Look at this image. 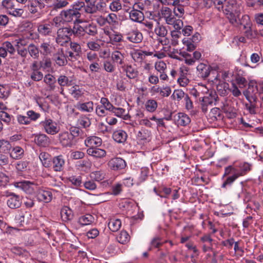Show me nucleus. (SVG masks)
I'll use <instances>...</instances> for the list:
<instances>
[{
    "label": "nucleus",
    "instance_id": "23",
    "mask_svg": "<svg viewBox=\"0 0 263 263\" xmlns=\"http://www.w3.org/2000/svg\"><path fill=\"white\" fill-rule=\"evenodd\" d=\"M129 18L133 22L141 23L144 19V13L141 10L132 9L129 13Z\"/></svg>",
    "mask_w": 263,
    "mask_h": 263
},
{
    "label": "nucleus",
    "instance_id": "12",
    "mask_svg": "<svg viewBox=\"0 0 263 263\" xmlns=\"http://www.w3.org/2000/svg\"><path fill=\"white\" fill-rule=\"evenodd\" d=\"M240 25L243 26L244 29L246 30L245 33L246 36L248 38L253 37V33L251 29L252 24L250 21L249 15H243L240 21Z\"/></svg>",
    "mask_w": 263,
    "mask_h": 263
},
{
    "label": "nucleus",
    "instance_id": "39",
    "mask_svg": "<svg viewBox=\"0 0 263 263\" xmlns=\"http://www.w3.org/2000/svg\"><path fill=\"white\" fill-rule=\"evenodd\" d=\"M248 101H249V103H246L245 104L246 109L248 110L251 114H256L257 100H249Z\"/></svg>",
    "mask_w": 263,
    "mask_h": 263
},
{
    "label": "nucleus",
    "instance_id": "40",
    "mask_svg": "<svg viewBox=\"0 0 263 263\" xmlns=\"http://www.w3.org/2000/svg\"><path fill=\"white\" fill-rule=\"evenodd\" d=\"M108 228L112 232H117L121 226V222L120 219H111L108 222Z\"/></svg>",
    "mask_w": 263,
    "mask_h": 263
},
{
    "label": "nucleus",
    "instance_id": "29",
    "mask_svg": "<svg viewBox=\"0 0 263 263\" xmlns=\"http://www.w3.org/2000/svg\"><path fill=\"white\" fill-rule=\"evenodd\" d=\"M177 122L178 125L186 126L190 123L191 119L187 115L182 112H179L177 114Z\"/></svg>",
    "mask_w": 263,
    "mask_h": 263
},
{
    "label": "nucleus",
    "instance_id": "28",
    "mask_svg": "<svg viewBox=\"0 0 263 263\" xmlns=\"http://www.w3.org/2000/svg\"><path fill=\"white\" fill-rule=\"evenodd\" d=\"M78 109L88 112H92L93 110V103L92 101L85 103L79 102L76 106Z\"/></svg>",
    "mask_w": 263,
    "mask_h": 263
},
{
    "label": "nucleus",
    "instance_id": "48",
    "mask_svg": "<svg viewBox=\"0 0 263 263\" xmlns=\"http://www.w3.org/2000/svg\"><path fill=\"white\" fill-rule=\"evenodd\" d=\"M117 15L115 13H110L106 17V21L109 25L115 26L118 23Z\"/></svg>",
    "mask_w": 263,
    "mask_h": 263
},
{
    "label": "nucleus",
    "instance_id": "19",
    "mask_svg": "<svg viewBox=\"0 0 263 263\" xmlns=\"http://www.w3.org/2000/svg\"><path fill=\"white\" fill-rule=\"evenodd\" d=\"M198 76L202 79L206 78L210 74L211 67L203 63H200L197 66Z\"/></svg>",
    "mask_w": 263,
    "mask_h": 263
},
{
    "label": "nucleus",
    "instance_id": "50",
    "mask_svg": "<svg viewBox=\"0 0 263 263\" xmlns=\"http://www.w3.org/2000/svg\"><path fill=\"white\" fill-rule=\"evenodd\" d=\"M104 174L101 171H95L90 174L91 178L97 181H100L104 179Z\"/></svg>",
    "mask_w": 263,
    "mask_h": 263
},
{
    "label": "nucleus",
    "instance_id": "61",
    "mask_svg": "<svg viewBox=\"0 0 263 263\" xmlns=\"http://www.w3.org/2000/svg\"><path fill=\"white\" fill-rule=\"evenodd\" d=\"M224 3L225 7L224 9H222L223 13L225 14H227L233 12L234 4L233 3H230V2H226V0H224Z\"/></svg>",
    "mask_w": 263,
    "mask_h": 263
},
{
    "label": "nucleus",
    "instance_id": "60",
    "mask_svg": "<svg viewBox=\"0 0 263 263\" xmlns=\"http://www.w3.org/2000/svg\"><path fill=\"white\" fill-rule=\"evenodd\" d=\"M227 17L229 19V22L231 24L234 25H240V21H237V16H235L233 13V12L226 14Z\"/></svg>",
    "mask_w": 263,
    "mask_h": 263
},
{
    "label": "nucleus",
    "instance_id": "21",
    "mask_svg": "<svg viewBox=\"0 0 263 263\" xmlns=\"http://www.w3.org/2000/svg\"><path fill=\"white\" fill-rule=\"evenodd\" d=\"M102 143V139L97 136L89 137L85 140V145L89 148L99 147Z\"/></svg>",
    "mask_w": 263,
    "mask_h": 263
},
{
    "label": "nucleus",
    "instance_id": "46",
    "mask_svg": "<svg viewBox=\"0 0 263 263\" xmlns=\"http://www.w3.org/2000/svg\"><path fill=\"white\" fill-rule=\"evenodd\" d=\"M157 107V103L154 100H148L145 104V108L148 111L154 112Z\"/></svg>",
    "mask_w": 263,
    "mask_h": 263
},
{
    "label": "nucleus",
    "instance_id": "32",
    "mask_svg": "<svg viewBox=\"0 0 263 263\" xmlns=\"http://www.w3.org/2000/svg\"><path fill=\"white\" fill-rule=\"evenodd\" d=\"M28 53L30 56L34 59H37L39 57V49L33 44H29L27 47Z\"/></svg>",
    "mask_w": 263,
    "mask_h": 263
},
{
    "label": "nucleus",
    "instance_id": "57",
    "mask_svg": "<svg viewBox=\"0 0 263 263\" xmlns=\"http://www.w3.org/2000/svg\"><path fill=\"white\" fill-rule=\"evenodd\" d=\"M163 242L161 241V238L159 237H154L151 242V247L149 249V250L152 249V247L154 248H159L163 245Z\"/></svg>",
    "mask_w": 263,
    "mask_h": 263
},
{
    "label": "nucleus",
    "instance_id": "33",
    "mask_svg": "<svg viewBox=\"0 0 263 263\" xmlns=\"http://www.w3.org/2000/svg\"><path fill=\"white\" fill-rule=\"evenodd\" d=\"M50 155L46 152H42L39 156V158L42 162L43 165L45 167H49L51 166L50 161Z\"/></svg>",
    "mask_w": 263,
    "mask_h": 263
},
{
    "label": "nucleus",
    "instance_id": "17",
    "mask_svg": "<svg viewBox=\"0 0 263 263\" xmlns=\"http://www.w3.org/2000/svg\"><path fill=\"white\" fill-rule=\"evenodd\" d=\"M34 140L37 145L43 147L48 146L50 143V139L43 134L35 135Z\"/></svg>",
    "mask_w": 263,
    "mask_h": 263
},
{
    "label": "nucleus",
    "instance_id": "52",
    "mask_svg": "<svg viewBox=\"0 0 263 263\" xmlns=\"http://www.w3.org/2000/svg\"><path fill=\"white\" fill-rule=\"evenodd\" d=\"M171 189L165 186H162L159 188V193L158 195L161 198H166L171 193Z\"/></svg>",
    "mask_w": 263,
    "mask_h": 263
},
{
    "label": "nucleus",
    "instance_id": "2",
    "mask_svg": "<svg viewBox=\"0 0 263 263\" xmlns=\"http://www.w3.org/2000/svg\"><path fill=\"white\" fill-rule=\"evenodd\" d=\"M71 36V28L69 27L60 28L57 31L56 42L61 45L64 43H67L70 41Z\"/></svg>",
    "mask_w": 263,
    "mask_h": 263
},
{
    "label": "nucleus",
    "instance_id": "49",
    "mask_svg": "<svg viewBox=\"0 0 263 263\" xmlns=\"http://www.w3.org/2000/svg\"><path fill=\"white\" fill-rule=\"evenodd\" d=\"M44 82L50 86L51 89H53L54 86V84L56 82V79L52 75L48 74L44 77Z\"/></svg>",
    "mask_w": 263,
    "mask_h": 263
},
{
    "label": "nucleus",
    "instance_id": "3",
    "mask_svg": "<svg viewBox=\"0 0 263 263\" xmlns=\"http://www.w3.org/2000/svg\"><path fill=\"white\" fill-rule=\"evenodd\" d=\"M14 184L15 187L21 189L29 194L34 193L38 188L37 183L34 181L24 180L15 182Z\"/></svg>",
    "mask_w": 263,
    "mask_h": 263
},
{
    "label": "nucleus",
    "instance_id": "55",
    "mask_svg": "<svg viewBox=\"0 0 263 263\" xmlns=\"http://www.w3.org/2000/svg\"><path fill=\"white\" fill-rule=\"evenodd\" d=\"M132 58L136 62H141L145 59L144 52L143 51H136L133 54Z\"/></svg>",
    "mask_w": 263,
    "mask_h": 263
},
{
    "label": "nucleus",
    "instance_id": "31",
    "mask_svg": "<svg viewBox=\"0 0 263 263\" xmlns=\"http://www.w3.org/2000/svg\"><path fill=\"white\" fill-rule=\"evenodd\" d=\"M24 149L19 146L14 147L10 152V156L13 159H21L24 155Z\"/></svg>",
    "mask_w": 263,
    "mask_h": 263
},
{
    "label": "nucleus",
    "instance_id": "43",
    "mask_svg": "<svg viewBox=\"0 0 263 263\" xmlns=\"http://www.w3.org/2000/svg\"><path fill=\"white\" fill-rule=\"evenodd\" d=\"M248 7H252L255 10L261 9L263 7V0L249 1L247 3Z\"/></svg>",
    "mask_w": 263,
    "mask_h": 263
},
{
    "label": "nucleus",
    "instance_id": "42",
    "mask_svg": "<svg viewBox=\"0 0 263 263\" xmlns=\"http://www.w3.org/2000/svg\"><path fill=\"white\" fill-rule=\"evenodd\" d=\"M117 240L119 243L124 244L129 241V236L127 232L122 231L117 237Z\"/></svg>",
    "mask_w": 263,
    "mask_h": 263
},
{
    "label": "nucleus",
    "instance_id": "53",
    "mask_svg": "<svg viewBox=\"0 0 263 263\" xmlns=\"http://www.w3.org/2000/svg\"><path fill=\"white\" fill-rule=\"evenodd\" d=\"M186 95L187 94L185 93L183 90L181 89H177L174 90L172 97H173L174 99H176L178 101H179L183 98L184 99Z\"/></svg>",
    "mask_w": 263,
    "mask_h": 263
},
{
    "label": "nucleus",
    "instance_id": "14",
    "mask_svg": "<svg viewBox=\"0 0 263 263\" xmlns=\"http://www.w3.org/2000/svg\"><path fill=\"white\" fill-rule=\"evenodd\" d=\"M111 58L112 61L120 66L121 68L125 65L124 53H122L118 50H115L112 52Z\"/></svg>",
    "mask_w": 263,
    "mask_h": 263
},
{
    "label": "nucleus",
    "instance_id": "59",
    "mask_svg": "<svg viewBox=\"0 0 263 263\" xmlns=\"http://www.w3.org/2000/svg\"><path fill=\"white\" fill-rule=\"evenodd\" d=\"M148 176V170L146 167L141 168L140 176L139 178V183H142L145 181Z\"/></svg>",
    "mask_w": 263,
    "mask_h": 263
},
{
    "label": "nucleus",
    "instance_id": "26",
    "mask_svg": "<svg viewBox=\"0 0 263 263\" xmlns=\"http://www.w3.org/2000/svg\"><path fill=\"white\" fill-rule=\"evenodd\" d=\"M61 216L64 221H68L73 218V212L68 206H64L61 210Z\"/></svg>",
    "mask_w": 263,
    "mask_h": 263
},
{
    "label": "nucleus",
    "instance_id": "62",
    "mask_svg": "<svg viewBox=\"0 0 263 263\" xmlns=\"http://www.w3.org/2000/svg\"><path fill=\"white\" fill-rule=\"evenodd\" d=\"M101 103L102 104V106H103L104 108H105L106 110H109L110 111H111L114 107V106L110 103L108 99L106 98H102L101 99Z\"/></svg>",
    "mask_w": 263,
    "mask_h": 263
},
{
    "label": "nucleus",
    "instance_id": "13",
    "mask_svg": "<svg viewBox=\"0 0 263 263\" xmlns=\"http://www.w3.org/2000/svg\"><path fill=\"white\" fill-rule=\"evenodd\" d=\"M108 166L112 170L118 171L123 169L126 163L125 161L120 158H114L108 162Z\"/></svg>",
    "mask_w": 263,
    "mask_h": 263
},
{
    "label": "nucleus",
    "instance_id": "4",
    "mask_svg": "<svg viewBox=\"0 0 263 263\" xmlns=\"http://www.w3.org/2000/svg\"><path fill=\"white\" fill-rule=\"evenodd\" d=\"M17 54L15 57L10 58L12 60V62H15L17 66L19 64H26L27 62V60L26 59L28 54L27 48L18 45L17 47Z\"/></svg>",
    "mask_w": 263,
    "mask_h": 263
},
{
    "label": "nucleus",
    "instance_id": "44",
    "mask_svg": "<svg viewBox=\"0 0 263 263\" xmlns=\"http://www.w3.org/2000/svg\"><path fill=\"white\" fill-rule=\"evenodd\" d=\"M78 122L84 128L88 127L91 125L89 118L85 115L81 116L78 119Z\"/></svg>",
    "mask_w": 263,
    "mask_h": 263
},
{
    "label": "nucleus",
    "instance_id": "38",
    "mask_svg": "<svg viewBox=\"0 0 263 263\" xmlns=\"http://www.w3.org/2000/svg\"><path fill=\"white\" fill-rule=\"evenodd\" d=\"M73 35L76 37H81L85 35L84 28L80 25L74 26L71 28V35Z\"/></svg>",
    "mask_w": 263,
    "mask_h": 263
},
{
    "label": "nucleus",
    "instance_id": "24",
    "mask_svg": "<svg viewBox=\"0 0 263 263\" xmlns=\"http://www.w3.org/2000/svg\"><path fill=\"white\" fill-rule=\"evenodd\" d=\"M127 39L132 42L138 43L142 41L143 36L138 30H133L128 33Z\"/></svg>",
    "mask_w": 263,
    "mask_h": 263
},
{
    "label": "nucleus",
    "instance_id": "64",
    "mask_svg": "<svg viewBox=\"0 0 263 263\" xmlns=\"http://www.w3.org/2000/svg\"><path fill=\"white\" fill-rule=\"evenodd\" d=\"M3 46L6 49V52H9L11 54H13L15 52V48L9 42H5L3 44Z\"/></svg>",
    "mask_w": 263,
    "mask_h": 263
},
{
    "label": "nucleus",
    "instance_id": "41",
    "mask_svg": "<svg viewBox=\"0 0 263 263\" xmlns=\"http://www.w3.org/2000/svg\"><path fill=\"white\" fill-rule=\"evenodd\" d=\"M12 148L11 144L7 141L3 140L0 141V153H8Z\"/></svg>",
    "mask_w": 263,
    "mask_h": 263
},
{
    "label": "nucleus",
    "instance_id": "37",
    "mask_svg": "<svg viewBox=\"0 0 263 263\" xmlns=\"http://www.w3.org/2000/svg\"><path fill=\"white\" fill-rule=\"evenodd\" d=\"M31 215L27 212L20 211V213L17 216V219L21 225L27 224Z\"/></svg>",
    "mask_w": 263,
    "mask_h": 263
},
{
    "label": "nucleus",
    "instance_id": "58",
    "mask_svg": "<svg viewBox=\"0 0 263 263\" xmlns=\"http://www.w3.org/2000/svg\"><path fill=\"white\" fill-rule=\"evenodd\" d=\"M40 48H41L42 51H41V52L43 55H48L50 54L51 53V46L49 43H43L41 44L40 46Z\"/></svg>",
    "mask_w": 263,
    "mask_h": 263
},
{
    "label": "nucleus",
    "instance_id": "22",
    "mask_svg": "<svg viewBox=\"0 0 263 263\" xmlns=\"http://www.w3.org/2000/svg\"><path fill=\"white\" fill-rule=\"evenodd\" d=\"M86 4L85 5V12L87 13L93 14L99 10L98 4H96L97 0H84Z\"/></svg>",
    "mask_w": 263,
    "mask_h": 263
},
{
    "label": "nucleus",
    "instance_id": "27",
    "mask_svg": "<svg viewBox=\"0 0 263 263\" xmlns=\"http://www.w3.org/2000/svg\"><path fill=\"white\" fill-rule=\"evenodd\" d=\"M37 198L39 200L48 203L52 200V194L50 191H40L37 194Z\"/></svg>",
    "mask_w": 263,
    "mask_h": 263
},
{
    "label": "nucleus",
    "instance_id": "47",
    "mask_svg": "<svg viewBox=\"0 0 263 263\" xmlns=\"http://www.w3.org/2000/svg\"><path fill=\"white\" fill-rule=\"evenodd\" d=\"M183 44L187 47L189 51H192L195 49L197 44L192 42L188 37H185L182 40Z\"/></svg>",
    "mask_w": 263,
    "mask_h": 263
},
{
    "label": "nucleus",
    "instance_id": "8",
    "mask_svg": "<svg viewBox=\"0 0 263 263\" xmlns=\"http://www.w3.org/2000/svg\"><path fill=\"white\" fill-rule=\"evenodd\" d=\"M60 143L63 147H71L76 143V139H73L71 134L68 132L61 133L59 135Z\"/></svg>",
    "mask_w": 263,
    "mask_h": 263
},
{
    "label": "nucleus",
    "instance_id": "51",
    "mask_svg": "<svg viewBox=\"0 0 263 263\" xmlns=\"http://www.w3.org/2000/svg\"><path fill=\"white\" fill-rule=\"evenodd\" d=\"M71 95L76 99H79L84 93L82 89L78 86H74L71 90Z\"/></svg>",
    "mask_w": 263,
    "mask_h": 263
},
{
    "label": "nucleus",
    "instance_id": "7",
    "mask_svg": "<svg viewBox=\"0 0 263 263\" xmlns=\"http://www.w3.org/2000/svg\"><path fill=\"white\" fill-rule=\"evenodd\" d=\"M60 15L64 22H71L74 20H77L81 17V13L78 11V9H69L66 10H62Z\"/></svg>",
    "mask_w": 263,
    "mask_h": 263
},
{
    "label": "nucleus",
    "instance_id": "34",
    "mask_svg": "<svg viewBox=\"0 0 263 263\" xmlns=\"http://www.w3.org/2000/svg\"><path fill=\"white\" fill-rule=\"evenodd\" d=\"M84 28L85 34H87L89 35L94 36L98 34L97 27L94 24H89L85 26Z\"/></svg>",
    "mask_w": 263,
    "mask_h": 263
},
{
    "label": "nucleus",
    "instance_id": "10",
    "mask_svg": "<svg viewBox=\"0 0 263 263\" xmlns=\"http://www.w3.org/2000/svg\"><path fill=\"white\" fill-rule=\"evenodd\" d=\"M42 125L45 131L48 134L55 135L59 132V128L57 124L51 119L45 120L42 122Z\"/></svg>",
    "mask_w": 263,
    "mask_h": 263
},
{
    "label": "nucleus",
    "instance_id": "20",
    "mask_svg": "<svg viewBox=\"0 0 263 263\" xmlns=\"http://www.w3.org/2000/svg\"><path fill=\"white\" fill-rule=\"evenodd\" d=\"M52 168L55 172H60L63 168L65 160L62 155L54 157L52 161Z\"/></svg>",
    "mask_w": 263,
    "mask_h": 263
},
{
    "label": "nucleus",
    "instance_id": "35",
    "mask_svg": "<svg viewBox=\"0 0 263 263\" xmlns=\"http://www.w3.org/2000/svg\"><path fill=\"white\" fill-rule=\"evenodd\" d=\"M38 30L43 35H49L52 31V25L49 24L41 25L38 27Z\"/></svg>",
    "mask_w": 263,
    "mask_h": 263
},
{
    "label": "nucleus",
    "instance_id": "1",
    "mask_svg": "<svg viewBox=\"0 0 263 263\" xmlns=\"http://www.w3.org/2000/svg\"><path fill=\"white\" fill-rule=\"evenodd\" d=\"M229 176L226 181L222 184V187H226L227 185H231L240 176L238 172V168L230 165L225 168L223 177Z\"/></svg>",
    "mask_w": 263,
    "mask_h": 263
},
{
    "label": "nucleus",
    "instance_id": "16",
    "mask_svg": "<svg viewBox=\"0 0 263 263\" xmlns=\"http://www.w3.org/2000/svg\"><path fill=\"white\" fill-rule=\"evenodd\" d=\"M87 153L90 156L96 159H101L106 155V152L104 149L97 147L88 148L87 150Z\"/></svg>",
    "mask_w": 263,
    "mask_h": 263
},
{
    "label": "nucleus",
    "instance_id": "15",
    "mask_svg": "<svg viewBox=\"0 0 263 263\" xmlns=\"http://www.w3.org/2000/svg\"><path fill=\"white\" fill-rule=\"evenodd\" d=\"M180 77L177 79V82L182 87H185L189 83L190 81L186 77L189 68L185 66L180 68Z\"/></svg>",
    "mask_w": 263,
    "mask_h": 263
},
{
    "label": "nucleus",
    "instance_id": "36",
    "mask_svg": "<svg viewBox=\"0 0 263 263\" xmlns=\"http://www.w3.org/2000/svg\"><path fill=\"white\" fill-rule=\"evenodd\" d=\"M94 220L93 217L90 214H86L80 217L79 222L82 226L88 225L91 223Z\"/></svg>",
    "mask_w": 263,
    "mask_h": 263
},
{
    "label": "nucleus",
    "instance_id": "30",
    "mask_svg": "<svg viewBox=\"0 0 263 263\" xmlns=\"http://www.w3.org/2000/svg\"><path fill=\"white\" fill-rule=\"evenodd\" d=\"M174 13L175 15L179 17H181L184 14V9L182 5L180 4V0H173Z\"/></svg>",
    "mask_w": 263,
    "mask_h": 263
},
{
    "label": "nucleus",
    "instance_id": "9",
    "mask_svg": "<svg viewBox=\"0 0 263 263\" xmlns=\"http://www.w3.org/2000/svg\"><path fill=\"white\" fill-rule=\"evenodd\" d=\"M7 204L9 208L12 209L19 208L22 204L21 197L13 193H11L7 196Z\"/></svg>",
    "mask_w": 263,
    "mask_h": 263
},
{
    "label": "nucleus",
    "instance_id": "45",
    "mask_svg": "<svg viewBox=\"0 0 263 263\" xmlns=\"http://www.w3.org/2000/svg\"><path fill=\"white\" fill-rule=\"evenodd\" d=\"M155 32L158 36L164 37L167 34V30L165 27L158 23V25L155 29Z\"/></svg>",
    "mask_w": 263,
    "mask_h": 263
},
{
    "label": "nucleus",
    "instance_id": "63",
    "mask_svg": "<svg viewBox=\"0 0 263 263\" xmlns=\"http://www.w3.org/2000/svg\"><path fill=\"white\" fill-rule=\"evenodd\" d=\"M103 66L104 69L108 72H113L115 70V65L109 61H104Z\"/></svg>",
    "mask_w": 263,
    "mask_h": 263
},
{
    "label": "nucleus",
    "instance_id": "54",
    "mask_svg": "<svg viewBox=\"0 0 263 263\" xmlns=\"http://www.w3.org/2000/svg\"><path fill=\"white\" fill-rule=\"evenodd\" d=\"M240 168L238 169V172L240 176L245 175L250 170V165L248 163H243L240 165Z\"/></svg>",
    "mask_w": 263,
    "mask_h": 263
},
{
    "label": "nucleus",
    "instance_id": "6",
    "mask_svg": "<svg viewBox=\"0 0 263 263\" xmlns=\"http://www.w3.org/2000/svg\"><path fill=\"white\" fill-rule=\"evenodd\" d=\"M258 91V86L256 82L252 80L249 82L248 89L243 92V94L247 100H257L256 94Z\"/></svg>",
    "mask_w": 263,
    "mask_h": 263
},
{
    "label": "nucleus",
    "instance_id": "56",
    "mask_svg": "<svg viewBox=\"0 0 263 263\" xmlns=\"http://www.w3.org/2000/svg\"><path fill=\"white\" fill-rule=\"evenodd\" d=\"M68 4V3L66 0H57L56 2L53 4V8L54 10L62 9L67 6Z\"/></svg>",
    "mask_w": 263,
    "mask_h": 263
},
{
    "label": "nucleus",
    "instance_id": "11",
    "mask_svg": "<svg viewBox=\"0 0 263 263\" xmlns=\"http://www.w3.org/2000/svg\"><path fill=\"white\" fill-rule=\"evenodd\" d=\"M121 69L129 79H135L139 76V72L136 66L130 64H125Z\"/></svg>",
    "mask_w": 263,
    "mask_h": 263
},
{
    "label": "nucleus",
    "instance_id": "25",
    "mask_svg": "<svg viewBox=\"0 0 263 263\" xmlns=\"http://www.w3.org/2000/svg\"><path fill=\"white\" fill-rule=\"evenodd\" d=\"M112 138L117 142L123 143L126 141L127 135L124 130H118L113 133Z\"/></svg>",
    "mask_w": 263,
    "mask_h": 263
},
{
    "label": "nucleus",
    "instance_id": "18",
    "mask_svg": "<svg viewBox=\"0 0 263 263\" xmlns=\"http://www.w3.org/2000/svg\"><path fill=\"white\" fill-rule=\"evenodd\" d=\"M53 59L55 61L56 64L60 66H64L67 63L62 48L58 49L57 52L53 55Z\"/></svg>",
    "mask_w": 263,
    "mask_h": 263
},
{
    "label": "nucleus",
    "instance_id": "5",
    "mask_svg": "<svg viewBox=\"0 0 263 263\" xmlns=\"http://www.w3.org/2000/svg\"><path fill=\"white\" fill-rule=\"evenodd\" d=\"M218 99V96L215 91H211L207 96L202 98L201 101V109L203 112H206L208 110V106L212 105L213 103L217 101Z\"/></svg>",
    "mask_w": 263,
    "mask_h": 263
}]
</instances>
